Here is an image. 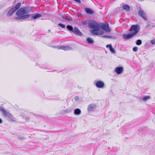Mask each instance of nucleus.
I'll return each instance as SVG.
<instances>
[{"label":"nucleus","mask_w":155,"mask_h":155,"mask_svg":"<svg viewBox=\"0 0 155 155\" xmlns=\"http://www.w3.org/2000/svg\"><path fill=\"white\" fill-rule=\"evenodd\" d=\"M28 12V11L26 8L25 7L21 8L16 12V14L18 16L15 18L14 19L20 20L27 18L30 15L29 14H25Z\"/></svg>","instance_id":"nucleus-1"},{"label":"nucleus","mask_w":155,"mask_h":155,"mask_svg":"<svg viewBox=\"0 0 155 155\" xmlns=\"http://www.w3.org/2000/svg\"><path fill=\"white\" fill-rule=\"evenodd\" d=\"M136 44L137 45H140L142 44V41L140 40H137Z\"/></svg>","instance_id":"nucleus-23"},{"label":"nucleus","mask_w":155,"mask_h":155,"mask_svg":"<svg viewBox=\"0 0 155 155\" xmlns=\"http://www.w3.org/2000/svg\"><path fill=\"white\" fill-rule=\"evenodd\" d=\"M0 111L2 112L4 115L5 117H9L11 115L8 112L6 111L2 107H0Z\"/></svg>","instance_id":"nucleus-8"},{"label":"nucleus","mask_w":155,"mask_h":155,"mask_svg":"<svg viewBox=\"0 0 155 155\" xmlns=\"http://www.w3.org/2000/svg\"><path fill=\"white\" fill-rule=\"evenodd\" d=\"M100 27L98 28H95L91 31V33L94 35H99L104 34V31L99 29Z\"/></svg>","instance_id":"nucleus-4"},{"label":"nucleus","mask_w":155,"mask_h":155,"mask_svg":"<svg viewBox=\"0 0 155 155\" xmlns=\"http://www.w3.org/2000/svg\"><path fill=\"white\" fill-rule=\"evenodd\" d=\"M67 28L69 30L72 32L74 29V28H73V27L71 25H67Z\"/></svg>","instance_id":"nucleus-22"},{"label":"nucleus","mask_w":155,"mask_h":155,"mask_svg":"<svg viewBox=\"0 0 155 155\" xmlns=\"http://www.w3.org/2000/svg\"><path fill=\"white\" fill-rule=\"evenodd\" d=\"M139 29L140 28L138 25H132L129 29V31L134 36L138 33Z\"/></svg>","instance_id":"nucleus-2"},{"label":"nucleus","mask_w":155,"mask_h":155,"mask_svg":"<svg viewBox=\"0 0 155 155\" xmlns=\"http://www.w3.org/2000/svg\"><path fill=\"white\" fill-rule=\"evenodd\" d=\"M74 1L77 2L79 3H81V1L80 0H74Z\"/></svg>","instance_id":"nucleus-29"},{"label":"nucleus","mask_w":155,"mask_h":155,"mask_svg":"<svg viewBox=\"0 0 155 155\" xmlns=\"http://www.w3.org/2000/svg\"><path fill=\"white\" fill-rule=\"evenodd\" d=\"M81 113V110L79 109H76L74 111V113L76 115H78Z\"/></svg>","instance_id":"nucleus-19"},{"label":"nucleus","mask_w":155,"mask_h":155,"mask_svg":"<svg viewBox=\"0 0 155 155\" xmlns=\"http://www.w3.org/2000/svg\"><path fill=\"white\" fill-rule=\"evenodd\" d=\"M101 28L107 32H110V29L109 27V25L107 23L102 24L101 26Z\"/></svg>","instance_id":"nucleus-7"},{"label":"nucleus","mask_w":155,"mask_h":155,"mask_svg":"<svg viewBox=\"0 0 155 155\" xmlns=\"http://www.w3.org/2000/svg\"><path fill=\"white\" fill-rule=\"evenodd\" d=\"M41 15L39 14H36L33 15V18L34 19H36L40 17Z\"/></svg>","instance_id":"nucleus-18"},{"label":"nucleus","mask_w":155,"mask_h":155,"mask_svg":"<svg viewBox=\"0 0 155 155\" xmlns=\"http://www.w3.org/2000/svg\"><path fill=\"white\" fill-rule=\"evenodd\" d=\"M151 43L153 44H155V38L152 40L150 41Z\"/></svg>","instance_id":"nucleus-28"},{"label":"nucleus","mask_w":155,"mask_h":155,"mask_svg":"<svg viewBox=\"0 0 155 155\" xmlns=\"http://www.w3.org/2000/svg\"><path fill=\"white\" fill-rule=\"evenodd\" d=\"M123 71V68L122 67H117L115 69V72L118 74L121 73Z\"/></svg>","instance_id":"nucleus-12"},{"label":"nucleus","mask_w":155,"mask_h":155,"mask_svg":"<svg viewBox=\"0 0 155 155\" xmlns=\"http://www.w3.org/2000/svg\"><path fill=\"white\" fill-rule=\"evenodd\" d=\"M95 107L96 105L94 104H91L88 106V110L89 111H91Z\"/></svg>","instance_id":"nucleus-17"},{"label":"nucleus","mask_w":155,"mask_h":155,"mask_svg":"<svg viewBox=\"0 0 155 155\" xmlns=\"http://www.w3.org/2000/svg\"><path fill=\"white\" fill-rule=\"evenodd\" d=\"M2 122V120L0 118V124Z\"/></svg>","instance_id":"nucleus-30"},{"label":"nucleus","mask_w":155,"mask_h":155,"mask_svg":"<svg viewBox=\"0 0 155 155\" xmlns=\"http://www.w3.org/2000/svg\"><path fill=\"white\" fill-rule=\"evenodd\" d=\"M133 51H134V52H136L138 50V48L137 47H133Z\"/></svg>","instance_id":"nucleus-27"},{"label":"nucleus","mask_w":155,"mask_h":155,"mask_svg":"<svg viewBox=\"0 0 155 155\" xmlns=\"http://www.w3.org/2000/svg\"><path fill=\"white\" fill-rule=\"evenodd\" d=\"M62 18H64V17L63 16H61Z\"/></svg>","instance_id":"nucleus-33"},{"label":"nucleus","mask_w":155,"mask_h":155,"mask_svg":"<svg viewBox=\"0 0 155 155\" xmlns=\"http://www.w3.org/2000/svg\"><path fill=\"white\" fill-rule=\"evenodd\" d=\"M58 49H62L65 51H68L71 50V48L68 46H60L58 48Z\"/></svg>","instance_id":"nucleus-13"},{"label":"nucleus","mask_w":155,"mask_h":155,"mask_svg":"<svg viewBox=\"0 0 155 155\" xmlns=\"http://www.w3.org/2000/svg\"><path fill=\"white\" fill-rule=\"evenodd\" d=\"M90 22V20H85L82 22V24L84 25H87L88 26L89 25V22Z\"/></svg>","instance_id":"nucleus-20"},{"label":"nucleus","mask_w":155,"mask_h":155,"mask_svg":"<svg viewBox=\"0 0 155 155\" xmlns=\"http://www.w3.org/2000/svg\"><path fill=\"white\" fill-rule=\"evenodd\" d=\"M103 37H105L106 38L108 37L107 35H104L103 36Z\"/></svg>","instance_id":"nucleus-31"},{"label":"nucleus","mask_w":155,"mask_h":155,"mask_svg":"<svg viewBox=\"0 0 155 155\" xmlns=\"http://www.w3.org/2000/svg\"><path fill=\"white\" fill-rule=\"evenodd\" d=\"M84 10L88 14H92L94 13V11L90 8H86Z\"/></svg>","instance_id":"nucleus-16"},{"label":"nucleus","mask_w":155,"mask_h":155,"mask_svg":"<svg viewBox=\"0 0 155 155\" xmlns=\"http://www.w3.org/2000/svg\"><path fill=\"white\" fill-rule=\"evenodd\" d=\"M58 25L62 28H64L65 27V25L61 23H59Z\"/></svg>","instance_id":"nucleus-24"},{"label":"nucleus","mask_w":155,"mask_h":155,"mask_svg":"<svg viewBox=\"0 0 155 155\" xmlns=\"http://www.w3.org/2000/svg\"><path fill=\"white\" fill-rule=\"evenodd\" d=\"M21 4L20 2L17 3L15 6L10 9L8 12V14L9 16L12 15L21 6Z\"/></svg>","instance_id":"nucleus-3"},{"label":"nucleus","mask_w":155,"mask_h":155,"mask_svg":"<svg viewBox=\"0 0 155 155\" xmlns=\"http://www.w3.org/2000/svg\"><path fill=\"white\" fill-rule=\"evenodd\" d=\"M72 32L75 35H82L81 32L76 27H74Z\"/></svg>","instance_id":"nucleus-11"},{"label":"nucleus","mask_w":155,"mask_h":155,"mask_svg":"<svg viewBox=\"0 0 155 155\" xmlns=\"http://www.w3.org/2000/svg\"><path fill=\"white\" fill-rule=\"evenodd\" d=\"M87 42L90 44H92L94 43L93 40L90 38H88L87 39Z\"/></svg>","instance_id":"nucleus-21"},{"label":"nucleus","mask_w":155,"mask_h":155,"mask_svg":"<svg viewBox=\"0 0 155 155\" xmlns=\"http://www.w3.org/2000/svg\"><path fill=\"white\" fill-rule=\"evenodd\" d=\"M123 38L124 39L126 40H128L131 38H132L134 36L133 34L130 33L128 34H124L123 35Z\"/></svg>","instance_id":"nucleus-10"},{"label":"nucleus","mask_w":155,"mask_h":155,"mask_svg":"<svg viewBox=\"0 0 155 155\" xmlns=\"http://www.w3.org/2000/svg\"><path fill=\"white\" fill-rule=\"evenodd\" d=\"M122 8L127 12H128L130 10V6L127 4H124L122 5Z\"/></svg>","instance_id":"nucleus-14"},{"label":"nucleus","mask_w":155,"mask_h":155,"mask_svg":"<svg viewBox=\"0 0 155 155\" xmlns=\"http://www.w3.org/2000/svg\"><path fill=\"white\" fill-rule=\"evenodd\" d=\"M95 85L97 87L101 88L104 86V83L103 81H99L96 82Z\"/></svg>","instance_id":"nucleus-9"},{"label":"nucleus","mask_w":155,"mask_h":155,"mask_svg":"<svg viewBox=\"0 0 155 155\" xmlns=\"http://www.w3.org/2000/svg\"><path fill=\"white\" fill-rule=\"evenodd\" d=\"M152 27H155V25H154V26H152Z\"/></svg>","instance_id":"nucleus-32"},{"label":"nucleus","mask_w":155,"mask_h":155,"mask_svg":"<svg viewBox=\"0 0 155 155\" xmlns=\"http://www.w3.org/2000/svg\"><path fill=\"white\" fill-rule=\"evenodd\" d=\"M138 15L145 20H147V16L146 13L141 9H140L138 12Z\"/></svg>","instance_id":"nucleus-6"},{"label":"nucleus","mask_w":155,"mask_h":155,"mask_svg":"<svg viewBox=\"0 0 155 155\" xmlns=\"http://www.w3.org/2000/svg\"><path fill=\"white\" fill-rule=\"evenodd\" d=\"M88 27L91 29L98 28L99 25L95 21L93 20H90Z\"/></svg>","instance_id":"nucleus-5"},{"label":"nucleus","mask_w":155,"mask_h":155,"mask_svg":"<svg viewBox=\"0 0 155 155\" xmlns=\"http://www.w3.org/2000/svg\"><path fill=\"white\" fill-rule=\"evenodd\" d=\"M106 47L107 48H109V49L110 52L113 54H114L115 53V51L114 49L112 48L111 45L110 44H108L106 45Z\"/></svg>","instance_id":"nucleus-15"},{"label":"nucleus","mask_w":155,"mask_h":155,"mask_svg":"<svg viewBox=\"0 0 155 155\" xmlns=\"http://www.w3.org/2000/svg\"><path fill=\"white\" fill-rule=\"evenodd\" d=\"M150 97L149 96H145L143 97V100L144 101H146L148 99H150Z\"/></svg>","instance_id":"nucleus-25"},{"label":"nucleus","mask_w":155,"mask_h":155,"mask_svg":"<svg viewBox=\"0 0 155 155\" xmlns=\"http://www.w3.org/2000/svg\"><path fill=\"white\" fill-rule=\"evenodd\" d=\"M65 19L69 21H72L73 20V19L72 17H71L70 18H68L67 17H66L65 18Z\"/></svg>","instance_id":"nucleus-26"}]
</instances>
